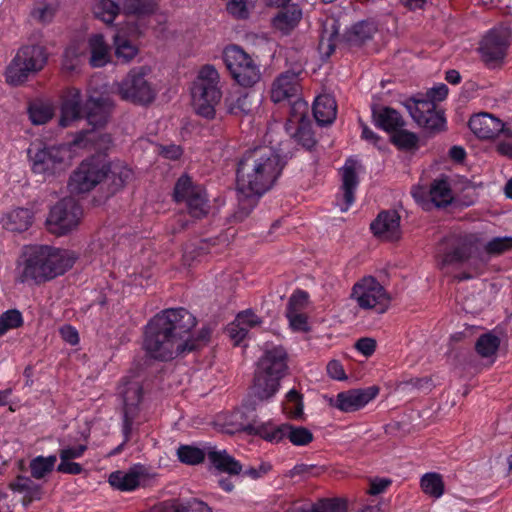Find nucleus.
I'll list each match as a JSON object with an SVG mask.
<instances>
[{
  "label": "nucleus",
  "mask_w": 512,
  "mask_h": 512,
  "mask_svg": "<svg viewBox=\"0 0 512 512\" xmlns=\"http://www.w3.org/2000/svg\"><path fill=\"white\" fill-rule=\"evenodd\" d=\"M470 260L482 264L488 261L482 249V239L477 233H466L455 237L451 246L442 255L444 265L463 264Z\"/></svg>",
  "instance_id": "f8f14e48"
},
{
  "label": "nucleus",
  "mask_w": 512,
  "mask_h": 512,
  "mask_svg": "<svg viewBox=\"0 0 512 512\" xmlns=\"http://www.w3.org/2000/svg\"><path fill=\"white\" fill-rule=\"evenodd\" d=\"M227 12L234 18L245 20L249 17L248 0H230L226 5Z\"/></svg>",
  "instance_id": "bf43d9fd"
},
{
  "label": "nucleus",
  "mask_w": 512,
  "mask_h": 512,
  "mask_svg": "<svg viewBox=\"0 0 512 512\" xmlns=\"http://www.w3.org/2000/svg\"><path fill=\"white\" fill-rule=\"evenodd\" d=\"M78 254L49 245H34V282L50 281L71 269Z\"/></svg>",
  "instance_id": "20e7f679"
},
{
  "label": "nucleus",
  "mask_w": 512,
  "mask_h": 512,
  "mask_svg": "<svg viewBox=\"0 0 512 512\" xmlns=\"http://www.w3.org/2000/svg\"><path fill=\"white\" fill-rule=\"evenodd\" d=\"M401 217L396 210H382L371 222L372 234L383 240L397 241L401 238Z\"/></svg>",
  "instance_id": "6ab92c4d"
},
{
  "label": "nucleus",
  "mask_w": 512,
  "mask_h": 512,
  "mask_svg": "<svg viewBox=\"0 0 512 512\" xmlns=\"http://www.w3.org/2000/svg\"><path fill=\"white\" fill-rule=\"evenodd\" d=\"M470 130L480 139H493L500 133L507 137L512 136V131L494 115L482 112L473 115L469 120Z\"/></svg>",
  "instance_id": "a211bd4d"
},
{
  "label": "nucleus",
  "mask_w": 512,
  "mask_h": 512,
  "mask_svg": "<svg viewBox=\"0 0 512 512\" xmlns=\"http://www.w3.org/2000/svg\"><path fill=\"white\" fill-rule=\"evenodd\" d=\"M357 161L348 158L345 161L344 166L341 168L342 173V192L344 207H341V211H347L355 202V192L359 185V177L356 171Z\"/></svg>",
  "instance_id": "cd10ccee"
},
{
  "label": "nucleus",
  "mask_w": 512,
  "mask_h": 512,
  "mask_svg": "<svg viewBox=\"0 0 512 512\" xmlns=\"http://www.w3.org/2000/svg\"><path fill=\"white\" fill-rule=\"evenodd\" d=\"M448 92L449 89L447 85L439 83L427 91L426 97H410L409 99H414L415 101H432L433 104H436V102H441L446 99Z\"/></svg>",
  "instance_id": "4d7b16f0"
},
{
  "label": "nucleus",
  "mask_w": 512,
  "mask_h": 512,
  "mask_svg": "<svg viewBox=\"0 0 512 512\" xmlns=\"http://www.w3.org/2000/svg\"><path fill=\"white\" fill-rule=\"evenodd\" d=\"M151 69L147 66L132 68L118 84V94L123 100L147 105L154 101L156 91L147 77Z\"/></svg>",
  "instance_id": "9b49d317"
},
{
  "label": "nucleus",
  "mask_w": 512,
  "mask_h": 512,
  "mask_svg": "<svg viewBox=\"0 0 512 512\" xmlns=\"http://www.w3.org/2000/svg\"><path fill=\"white\" fill-rule=\"evenodd\" d=\"M85 104L83 105L81 91L77 88H69L61 104V116L59 125L68 127L73 121L84 117Z\"/></svg>",
  "instance_id": "5701e85b"
},
{
  "label": "nucleus",
  "mask_w": 512,
  "mask_h": 512,
  "mask_svg": "<svg viewBox=\"0 0 512 512\" xmlns=\"http://www.w3.org/2000/svg\"><path fill=\"white\" fill-rule=\"evenodd\" d=\"M247 430L250 434L259 436L270 443H279L284 440L283 424L278 426L272 423H262L257 426L248 425Z\"/></svg>",
  "instance_id": "c9c22d12"
},
{
  "label": "nucleus",
  "mask_w": 512,
  "mask_h": 512,
  "mask_svg": "<svg viewBox=\"0 0 512 512\" xmlns=\"http://www.w3.org/2000/svg\"><path fill=\"white\" fill-rule=\"evenodd\" d=\"M172 198L175 203L184 204L192 218L202 219L209 213V198L205 187L186 173L176 180Z\"/></svg>",
  "instance_id": "0eeeda50"
},
{
  "label": "nucleus",
  "mask_w": 512,
  "mask_h": 512,
  "mask_svg": "<svg viewBox=\"0 0 512 512\" xmlns=\"http://www.w3.org/2000/svg\"><path fill=\"white\" fill-rule=\"evenodd\" d=\"M183 507L184 512H212L208 504L196 498L183 500Z\"/></svg>",
  "instance_id": "774afa93"
},
{
  "label": "nucleus",
  "mask_w": 512,
  "mask_h": 512,
  "mask_svg": "<svg viewBox=\"0 0 512 512\" xmlns=\"http://www.w3.org/2000/svg\"><path fill=\"white\" fill-rule=\"evenodd\" d=\"M252 106V97L246 92L228 103V112L232 115H246L251 112Z\"/></svg>",
  "instance_id": "603ef678"
},
{
  "label": "nucleus",
  "mask_w": 512,
  "mask_h": 512,
  "mask_svg": "<svg viewBox=\"0 0 512 512\" xmlns=\"http://www.w3.org/2000/svg\"><path fill=\"white\" fill-rule=\"evenodd\" d=\"M81 215V206L72 198H64L51 208L46 224L52 233L65 235L79 224Z\"/></svg>",
  "instance_id": "2eb2a0df"
},
{
  "label": "nucleus",
  "mask_w": 512,
  "mask_h": 512,
  "mask_svg": "<svg viewBox=\"0 0 512 512\" xmlns=\"http://www.w3.org/2000/svg\"><path fill=\"white\" fill-rule=\"evenodd\" d=\"M56 461L55 455L34 457V479H41L50 473L54 469Z\"/></svg>",
  "instance_id": "864d4df0"
},
{
  "label": "nucleus",
  "mask_w": 512,
  "mask_h": 512,
  "mask_svg": "<svg viewBox=\"0 0 512 512\" xmlns=\"http://www.w3.org/2000/svg\"><path fill=\"white\" fill-rule=\"evenodd\" d=\"M283 429L284 439H288L295 446H307L314 439L313 433L304 426L284 423Z\"/></svg>",
  "instance_id": "58836bf2"
},
{
  "label": "nucleus",
  "mask_w": 512,
  "mask_h": 512,
  "mask_svg": "<svg viewBox=\"0 0 512 512\" xmlns=\"http://www.w3.org/2000/svg\"><path fill=\"white\" fill-rule=\"evenodd\" d=\"M288 371V355L282 346L266 349L254 372L251 394L259 401H269L280 389V382Z\"/></svg>",
  "instance_id": "7ed1b4c3"
},
{
  "label": "nucleus",
  "mask_w": 512,
  "mask_h": 512,
  "mask_svg": "<svg viewBox=\"0 0 512 512\" xmlns=\"http://www.w3.org/2000/svg\"><path fill=\"white\" fill-rule=\"evenodd\" d=\"M112 110V103L103 97L89 98L85 103V114L88 124L92 129L101 128L106 125Z\"/></svg>",
  "instance_id": "bb28decb"
},
{
  "label": "nucleus",
  "mask_w": 512,
  "mask_h": 512,
  "mask_svg": "<svg viewBox=\"0 0 512 512\" xmlns=\"http://www.w3.org/2000/svg\"><path fill=\"white\" fill-rule=\"evenodd\" d=\"M299 89L297 76L294 73L285 72L274 80L270 97L274 103L291 102L299 95Z\"/></svg>",
  "instance_id": "393cba45"
},
{
  "label": "nucleus",
  "mask_w": 512,
  "mask_h": 512,
  "mask_svg": "<svg viewBox=\"0 0 512 512\" xmlns=\"http://www.w3.org/2000/svg\"><path fill=\"white\" fill-rule=\"evenodd\" d=\"M10 488L19 494H23V505L27 506L32 501V480L30 476L18 475L15 481L10 484Z\"/></svg>",
  "instance_id": "3c124183"
},
{
  "label": "nucleus",
  "mask_w": 512,
  "mask_h": 512,
  "mask_svg": "<svg viewBox=\"0 0 512 512\" xmlns=\"http://www.w3.org/2000/svg\"><path fill=\"white\" fill-rule=\"evenodd\" d=\"M177 456L183 464L198 465L205 460L207 452L192 445H180L177 449Z\"/></svg>",
  "instance_id": "de8ad7c7"
},
{
  "label": "nucleus",
  "mask_w": 512,
  "mask_h": 512,
  "mask_svg": "<svg viewBox=\"0 0 512 512\" xmlns=\"http://www.w3.org/2000/svg\"><path fill=\"white\" fill-rule=\"evenodd\" d=\"M422 491L434 498H440L444 494L445 485L442 476L436 472L424 474L420 480Z\"/></svg>",
  "instance_id": "37998d69"
},
{
  "label": "nucleus",
  "mask_w": 512,
  "mask_h": 512,
  "mask_svg": "<svg viewBox=\"0 0 512 512\" xmlns=\"http://www.w3.org/2000/svg\"><path fill=\"white\" fill-rule=\"evenodd\" d=\"M3 227L11 232L22 233L32 223V212L28 208H15L2 217Z\"/></svg>",
  "instance_id": "2f4dec72"
},
{
  "label": "nucleus",
  "mask_w": 512,
  "mask_h": 512,
  "mask_svg": "<svg viewBox=\"0 0 512 512\" xmlns=\"http://www.w3.org/2000/svg\"><path fill=\"white\" fill-rule=\"evenodd\" d=\"M309 302V293L302 289H296L290 296L285 312H303Z\"/></svg>",
  "instance_id": "5fc2aeb1"
},
{
  "label": "nucleus",
  "mask_w": 512,
  "mask_h": 512,
  "mask_svg": "<svg viewBox=\"0 0 512 512\" xmlns=\"http://www.w3.org/2000/svg\"><path fill=\"white\" fill-rule=\"evenodd\" d=\"M104 181L108 184V191L111 195L121 190L133 178L132 169L123 161L104 160Z\"/></svg>",
  "instance_id": "b1692460"
},
{
  "label": "nucleus",
  "mask_w": 512,
  "mask_h": 512,
  "mask_svg": "<svg viewBox=\"0 0 512 512\" xmlns=\"http://www.w3.org/2000/svg\"><path fill=\"white\" fill-rule=\"evenodd\" d=\"M312 112L318 125L326 126L333 123L337 114L334 98L326 94L317 96L313 102Z\"/></svg>",
  "instance_id": "7c9ffc66"
},
{
  "label": "nucleus",
  "mask_w": 512,
  "mask_h": 512,
  "mask_svg": "<svg viewBox=\"0 0 512 512\" xmlns=\"http://www.w3.org/2000/svg\"><path fill=\"white\" fill-rule=\"evenodd\" d=\"M23 322L22 315L18 310H8L0 316V336L8 330L19 327Z\"/></svg>",
  "instance_id": "6e6d98bb"
},
{
  "label": "nucleus",
  "mask_w": 512,
  "mask_h": 512,
  "mask_svg": "<svg viewBox=\"0 0 512 512\" xmlns=\"http://www.w3.org/2000/svg\"><path fill=\"white\" fill-rule=\"evenodd\" d=\"M147 476V469L141 464H135L127 471H113L108 477V483L116 490L132 492L141 485Z\"/></svg>",
  "instance_id": "412c9836"
},
{
  "label": "nucleus",
  "mask_w": 512,
  "mask_h": 512,
  "mask_svg": "<svg viewBox=\"0 0 512 512\" xmlns=\"http://www.w3.org/2000/svg\"><path fill=\"white\" fill-rule=\"evenodd\" d=\"M262 324V319L251 309H246L236 315L235 320L229 324L227 330L235 345L247 337L249 330Z\"/></svg>",
  "instance_id": "a878e982"
},
{
  "label": "nucleus",
  "mask_w": 512,
  "mask_h": 512,
  "mask_svg": "<svg viewBox=\"0 0 512 512\" xmlns=\"http://www.w3.org/2000/svg\"><path fill=\"white\" fill-rule=\"evenodd\" d=\"M355 348L365 357H369L376 350V341L373 338L363 337L357 340Z\"/></svg>",
  "instance_id": "69168bd1"
},
{
  "label": "nucleus",
  "mask_w": 512,
  "mask_h": 512,
  "mask_svg": "<svg viewBox=\"0 0 512 512\" xmlns=\"http://www.w3.org/2000/svg\"><path fill=\"white\" fill-rule=\"evenodd\" d=\"M323 468L313 464H296L289 472L290 477L302 476L304 478L319 476Z\"/></svg>",
  "instance_id": "052dcab7"
},
{
  "label": "nucleus",
  "mask_w": 512,
  "mask_h": 512,
  "mask_svg": "<svg viewBox=\"0 0 512 512\" xmlns=\"http://www.w3.org/2000/svg\"><path fill=\"white\" fill-rule=\"evenodd\" d=\"M115 57L120 63H129L138 54V48L132 42L116 34L114 36Z\"/></svg>",
  "instance_id": "c03bdc74"
},
{
  "label": "nucleus",
  "mask_w": 512,
  "mask_h": 512,
  "mask_svg": "<svg viewBox=\"0 0 512 512\" xmlns=\"http://www.w3.org/2000/svg\"><path fill=\"white\" fill-rule=\"evenodd\" d=\"M302 17V12L296 6L282 8L273 18V25L279 30H290L294 28Z\"/></svg>",
  "instance_id": "e433bc0d"
},
{
  "label": "nucleus",
  "mask_w": 512,
  "mask_h": 512,
  "mask_svg": "<svg viewBox=\"0 0 512 512\" xmlns=\"http://www.w3.org/2000/svg\"><path fill=\"white\" fill-rule=\"evenodd\" d=\"M512 40V29L507 24H499L489 29L478 46L481 61L488 68H495L503 63Z\"/></svg>",
  "instance_id": "6e6552de"
},
{
  "label": "nucleus",
  "mask_w": 512,
  "mask_h": 512,
  "mask_svg": "<svg viewBox=\"0 0 512 512\" xmlns=\"http://www.w3.org/2000/svg\"><path fill=\"white\" fill-rule=\"evenodd\" d=\"M347 502L341 498H323L301 512H346Z\"/></svg>",
  "instance_id": "49530a36"
},
{
  "label": "nucleus",
  "mask_w": 512,
  "mask_h": 512,
  "mask_svg": "<svg viewBox=\"0 0 512 512\" xmlns=\"http://www.w3.org/2000/svg\"><path fill=\"white\" fill-rule=\"evenodd\" d=\"M59 333L61 338L71 346L77 345L80 341L77 329L70 324L63 325L60 328Z\"/></svg>",
  "instance_id": "0e129e2a"
},
{
  "label": "nucleus",
  "mask_w": 512,
  "mask_h": 512,
  "mask_svg": "<svg viewBox=\"0 0 512 512\" xmlns=\"http://www.w3.org/2000/svg\"><path fill=\"white\" fill-rule=\"evenodd\" d=\"M158 4L155 0H124L123 12L138 17L149 16L156 12Z\"/></svg>",
  "instance_id": "ea45409f"
},
{
  "label": "nucleus",
  "mask_w": 512,
  "mask_h": 512,
  "mask_svg": "<svg viewBox=\"0 0 512 512\" xmlns=\"http://www.w3.org/2000/svg\"><path fill=\"white\" fill-rule=\"evenodd\" d=\"M223 61L231 77L243 87H252L261 77L255 60L238 45H229L223 51Z\"/></svg>",
  "instance_id": "1a4fd4ad"
},
{
  "label": "nucleus",
  "mask_w": 512,
  "mask_h": 512,
  "mask_svg": "<svg viewBox=\"0 0 512 512\" xmlns=\"http://www.w3.org/2000/svg\"><path fill=\"white\" fill-rule=\"evenodd\" d=\"M207 457L210 463L220 472L229 475H239L243 470L241 463L226 450H218L214 447H209Z\"/></svg>",
  "instance_id": "c756f323"
},
{
  "label": "nucleus",
  "mask_w": 512,
  "mask_h": 512,
  "mask_svg": "<svg viewBox=\"0 0 512 512\" xmlns=\"http://www.w3.org/2000/svg\"><path fill=\"white\" fill-rule=\"evenodd\" d=\"M290 328L296 332H308L310 330L308 317L304 312H285Z\"/></svg>",
  "instance_id": "13d9d810"
},
{
  "label": "nucleus",
  "mask_w": 512,
  "mask_h": 512,
  "mask_svg": "<svg viewBox=\"0 0 512 512\" xmlns=\"http://www.w3.org/2000/svg\"><path fill=\"white\" fill-rule=\"evenodd\" d=\"M303 396L295 388L289 390L283 402L284 412L291 418H299L303 415Z\"/></svg>",
  "instance_id": "a18cd8bd"
},
{
  "label": "nucleus",
  "mask_w": 512,
  "mask_h": 512,
  "mask_svg": "<svg viewBox=\"0 0 512 512\" xmlns=\"http://www.w3.org/2000/svg\"><path fill=\"white\" fill-rule=\"evenodd\" d=\"M89 63L93 68L104 67L110 61V48L102 34H93L88 39Z\"/></svg>",
  "instance_id": "473e14b6"
},
{
  "label": "nucleus",
  "mask_w": 512,
  "mask_h": 512,
  "mask_svg": "<svg viewBox=\"0 0 512 512\" xmlns=\"http://www.w3.org/2000/svg\"><path fill=\"white\" fill-rule=\"evenodd\" d=\"M32 71V47L24 46L20 48L14 59L7 67L6 81L10 85L17 86L28 79Z\"/></svg>",
  "instance_id": "4be33fe9"
},
{
  "label": "nucleus",
  "mask_w": 512,
  "mask_h": 512,
  "mask_svg": "<svg viewBox=\"0 0 512 512\" xmlns=\"http://www.w3.org/2000/svg\"><path fill=\"white\" fill-rule=\"evenodd\" d=\"M391 143L401 151H413L419 148V137L404 127L399 128L390 136Z\"/></svg>",
  "instance_id": "4c0bfd02"
},
{
  "label": "nucleus",
  "mask_w": 512,
  "mask_h": 512,
  "mask_svg": "<svg viewBox=\"0 0 512 512\" xmlns=\"http://www.w3.org/2000/svg\"><path fill=\"white\" fill-rule=\"evenodd\" d=\"M351 296L362 309H375L384 313L390 304V297L385 288L372 276L364 277L352 289Z\"/></svg>",
  "instance_id": "4468645a"
},
{
  "label": "nucleus",
  "mask_w": 512,
  "mask_h": 512,
  "mask_svg": "<svg viewBox=\"0 0 512 512\" xmlns=\"http://www.w3.org/2000/svg\"><path fill=\"white\" fill-rule=\"evenodd\" d=\"M219 74L212 65H204L198 74V79L192 87V97L196 113L206 119H213L215 106L221 99L218 88Z\"/></svg>",
  "instance_id": "39448f33"
},
{
  "label": "nucleus",
  "mask_w": 512,
  "mask_h": 512,
  "mask_svg": "<svg viewBox=\"0 0 512 512\" xmlns=\"http://www.w3.org/2000/svg\"><path fill=\"white\" fill-rule=\"evenodd\" d=\"M87 450V445L79 444L73 447H66L60 450L59 457L60 460H72L77 459L83 456L85 451Z\"/></svg>",
  "instance_id": "e2e57ef3"
},
{
  "label": "nucleus",
  "mask_w": 512,
  "mask_h": 512,
  "mask_svg": "<svg viewBox=\"0 0 512 512\" xmlns=\"http://www.w3.org/2000/svg\"><path fill=\"white\" fill-rule=\"evenodd\" d=\"M282 168L279 155L269 147H256L242 155L236 171L238 207L234 217L238 221L244 220L272 188Z\"/></svg>",
  "instance_id": "f03ea898"
},
{
  "label": "nucleus",
  "mask_w": 512,
  "mask_h": 512,
  "mask_svg": "<svg viewBox=\"0 0 512 512\" xmlns=\"http://www.w3.org/2000/svg\"><path fill=\"white\" fill-rule=\"evenodd\" d=\"M372 116L375 126L390 135L406 125L401 114L388 106L373 109Z\"/></svg>",
  "instance_id": "c85d7f7f"
},
{
  "label": "nucleus",
  "mask_w": 512,
  "mask_h": 512,
  "mask_svg": "<svg viewBox=\"0 0 512 512\" xmlns=\"http://www.w3.org/2000/svg\"><path fill=\"white\" fill-rule=\"evenodd\" d=\"M512 250V236L494 237L483 249L484 255L498 256Z\"/></svg>",
  "instance_id": "8fccbe9b"
},
{
  "label": "nucleus",
  "mask_w": 512,
  "mask_h": 512,
  "mask_svg": "<svg viewBox=\"0 0 512 512\" xmlns=\"http://www.w3.org/2000/svg\"><path fill=\"white\" fill-rule=\"evenodd\" d=\"M59 4L57 0H43L41 2L34 3V18H37L41 23H50L57 10Z\"/></svg>",
  "instance_id": "09e8293b"
},
{
  "label": "nucleus",
  "mask_w": 512,
  "mask_h": 512,
  "mask_svg": "<svg viewBox=\"0 0 512 512\" xmlns=\"http://www.w3.org/2000/svg\"><path fill=\"white\" fill-rule=\"evenodd\" d=\"M120 11V5L114 0H100L94 7L95 17L106 25H112Z\"/></svg>",
  "instance_id": "79ce46f5"
},
{
  "label": "nucleus",
  "mask_w": 512,
  "mask_h": 512,
  "mask_svg": "<svg viewBox=\"0 0 512 512\" xmlns=\"http://www.w3.org/2000/svg\"><path fill=\"white\" fill-rule=\"evenodd\" d=\"M288 103L290 109L285 130L297 144L306 150H311L316 144V139L308 114V104L299 95Z\"/></svg>",
  "instance_id": "9d476101"
},
{
  "label": "nucleus",
  "mask_w": 512,
  "mask_h": 512,
  "mask_svg": "<svg viewBox=\"0 0 512 512\" xmlns=\"http://www.w3.org/2000/svg\"><path fill=\"white\" fill-rule=\"evenodd\" d=\"M500 343L501 340L497 335L487 332L480 335L477 339L475 351L482 358H490L497 353Z\"/></svg>",
  "instance_id": "a19ab883"
},
{
  "label": "nucleus",
  "mask_w": 512,
  "mask_h": 512,
  "mask_svg": "<svg viewBox=\"0 0 512 512\" xmlns=\"http://www.w3.org/2000/svg\"><path fill=\"white\" fill-rule=\"evenodd\" d=\"M54 115L52 105H38L34 99V125H40L48 122Z\"/></svg>",
  "instance_id": "680f3d73"
},
{
  "label": "nucleus",
  "mask_w": 512,
  "mask_h": 512,
  "mask_svg": "<svg viewBox=\"0 0 512 512\" xmlns=\"http://www.w3.org/2000/svg\"><path fill=\"white\" fill-rule=\"evenodd\" d=\"M104 177V158L91 156L84 159L71 174L68 189L75 195L88 193L101 183Z\"/></svg>",
  "instance_id": "ddd939ff"
},
{
  "label": "nucleus",
  "mask_w": 512,
  "mask_h": 512,
  "mask_svg": "<svg viewBox=\"0 0 512 512\" xmlns=\"http://www.w3.org/2000/svg\"><path fill=\"white\" fill-rule=\"evenodd\" d=\"M404 106L420 127L434 133L445 130L446 118L444 112L437 110L436 104H433L432 101L406 99Z\"/></svg>",
  "instance_id": "dca6fc26"
},
{
  "label": "nucleus",
  "mask_w": 512,
  "mask_h": 512,
  "mask_svg": "<svg viewBox=\"0 0 512 512\" xmlns=\"http://www.w3.org/2000/svg\"><path fill=\"white\" fill-rule=\"evenodd\" d=\"M145 374L140 368L130 369L121 377L117 385V394L123 404V422L134 424L139 416L145 395Z\"/></svg>",
  "instance_id": "423d86ee"
},
{
  "label": "nucleus",
  "mask_w": 512,
  "mask_h": 512,
  "mask_svg": "<svg viewBox=\"0 0 512 512\" xmlns=\"http://www.w3.org/2000/svg\"><path fill=\"white\" fill-rule=\"evenodd\" d=\"M63 153L62 148L52 146L39 150L34 155V175H42L41 179H36L37 182H44L46 180L45 175H54L62 169Z\"/></svg>",
  "instance_id": "aec40b11"
},
{
  "label": "nucleus",
  "mask_w": 512,
  "mask_h": 512,
  "mask_svg": "<svg viewBox=\"0 0 512 512\" xmlns=\"http://www.w3.org/2000/svg\"><path fill=\"white\" fill-rule=\"evenodd\" d=\"M195 326L196 318L187 309H165L147 323L143 348L152 358L161 361L197 351L208 344L212 330L203 326L196 334H191Z\"/></svg>",
  "instance_id": "f257e3e1"
},
{
  "label": "nucleus",
  "mask_w": 512,
  "mask_h": 512,
  "mask_svg": "<svg viewBox=\"0 0 512 512\" xmlns=\"http://www.w3.org/2000/svg\"><path fill=\"white\" fill-rule=\"evenodd\" d=\"M431 202L438 208H444L453 201V192L447 176L442 175L432 181L429 189Z\"/></svg>",
  "instance_id": "72a5a7b5"
},
{
  "label": "nucleus",
  "mask_w": 512,
  "mask_h": 512,
  "mask_svg": "<svg viewBox=\"0 0 512 512\" xmlns=\"http://www.w3.org/2000/svg\"><path fill=\"white\" fill-rule=\"evenodd\" d=\"M378 31L377 24L372 20H362L355 23L347 33L351 45L361 46L373 39Z\"/></svg>",
  "instance_id": "f704fd0d"
},
{
  "label": "nucleus",
  "mask_w": 512,
  "mask_h": 512,
  "mask_svg": "<svg viewBox=\"0 0 512 512\" xmlns=\"http://www.w3.org/2000/svg\"><path fill=\"white\" fill-rule=\"evenodd\" d=\"M379 394V387L372 385L365 388L350 389L336 395L332 406L342 412H355L364 408L370 401Z\"/></svg>",
  "instance_id": "f3484780"
},
{
  "label": "nucleus",
  "mask_w": 512,
  "mask_h": 512,
  "mask_svg": "<svg viewBox=\"0 0 512 512\" xmlns=\"http://www.w3.org/2000/svg\"><path fill=\"white\" fill-rule=\"evenodd\" d=\"M183 154L181 146L176 144L161 145L159 147V155L169 160H178Z\"/></svg>",
  "instance_id": "338daca9"
}]
</instances>
